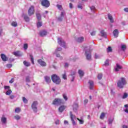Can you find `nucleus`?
<instances>
[{
    "instance_id": "nucleus-1",
    "label": "nucleus",
    "mask_w": 128,
    "mask_h": 128,
    "mask_svg": "<svg viewBox=\"0 0 128 128\" xmlns=\"http://www.w3.org/2000/svg\"><path fill=\"white\" fill-rule=\"evenodd\" d=\"M52 80L54 84H60L62 80H60V76H58L56 74H54L52 76Z\"/></svg>"
},
{
    "instance_id": "nucleus-2",
    "label": "nucleus",
    "mask_w": 128,
    "mask_h": 128,
    "mask_svg": "<svg viewBox=\"0 0 128 128\" xmlns=\"http://www.w3.org/2000/svg\"><path fill=\"white\" fill-rule=\"evenodd\" d=\"M126 84V79L124 78H121L118 82V86L120 88H124V86Z\"/></svg>"
},
{
    "instance_id": "nucleus-3",
    "label": "nucleus",
    "mask_w": 128,
    "mask_h": 128,
    "mask_svg": "<svg viewBox=\"0 0 128 128\" xmlns=\"http://www.w3.org/2000/svg\"><path fill=\"white\" fill-rule=\"evenodd\" d=\"M85 50V56H86V59L87 60H92V54L90 52V50L88 49L84 48Z\"/></svg>"
},
{
    "instance_id": "nucleus-4",
    "label": "nucleus",
    "mask_w": 128,
    "mask_h": 128,
    "mask_svg": "<svg viewBox=\"0 0 128 128\" xmlns=\"http://www.w3.org/2000/svg\"><path fill=\"white\" fill-rule=\"evenodd\" d=\"M62 100L59 98H56L54 100L52 104L54 106H60V104H62Z\"/></svg>"
},
{
    "instance_id": "nucleus-5",
    "label": "nucleus",
    "mask_w": 128,
    "mask_h": 128,
    "mask_svg": "<svg viewBox=\"0 0 128 128\" xmlns=\"http://www.w3.org/2000/svg\"><path fill=\"white\" fill-rule=\"evenodd\" d=\"M70 114L72 124H73V126H76V121H74V120H76V115H73L72 112H70Z\"/></svg>"
},
{
    "instance_id": "nucleus-6",
    "label": "nucleus",
    "mask_w": 128,
    "mask_h": 128,
    "mask_svg": "<svg viewBox=\"0 0 128 128\" xmlns=\"http://www.w3.org/2000/svg\"><path fill=\"white\" fill-rule=\"evenodd\" d=\"M58 44H60V46L62 48H66V42H64V39H62V38H58Z\"/></svg>"
},
{
    "instance_id": "nucleus-7",
    "label": "nucleus",
    "mask_w": 128,
    "mask_h": 128,
    "mask_svg": "<svg viewBox=\"0 0 128 128\" xmlns=\"http://www.w3.org/2000/svg\"><path fill=\"white\" fill-rule=\"evenodd\" d=\"M41 4L45 8H48L50 6V1L48 0H42L41 2Z\"/></svg>"
},
{
    "instance_id": "nucleus-8",
    "label": "nucleus",
    "mask_w": 128,
    "mask_h": 128,
    "mask_svg": "<svg viewBox=\"0 0 128 128\" xmlns=\"http://www.w3.org/2000/svg\"><path fill=\"white\" fill-rule=\"evenodd\" d=\"M38 102L34 101L32 104V108L34 112H38Z\"/></svg>"
},
{
    "instance_id": "nucleus-9",
    "label": "nucleus",
    "mask_w": 128,
    "mask_h": 128,
    "mask_svg": "<svg viewBox=\"0 0 128 128\" xmlns=\"http://www.w3.org/2000/svg\"><path fill=\"white\" fill-rule=\"evenodd\" d=\"M4 88L5 90H6V96H10L12 92V90H10V86H4Z\"/></svg>"
},
{
    "instance_id": "nucleus-10",
    "label": "nucleus",
    "mask_w": 128,
    "mask_h": 128,
    "mask_svg": "<svg viewBox=\"0 0 128 128\" xmlns=\"http://www.w3.org/2000/svg\"><path fill=\"white\" fill-rule=\"evenodd\" d=\"M66 12H62L60 13V16L58 18V20L59 22H62L64 18H66Z\"/></svg>"
},
{
    "instance_id": "nucleus-11",
    "label": "nucleus",
    "mask_w": 128,
    "mask_h": 128,
    "mask_svg": "<svg viewBox=\"0 0 128 128\" xmlns=\"http://www.w3.org/2000/svg\"><path fill=\"white\" fill-rule=\"evenodd\" d=\"M28 14L29 16H32L34 14V6H31L28 10Z\"/></svg>"
},
{
    "instance_id": "nucleus-12",
    "label": "nucleus",
    "mask_w": 128,
    "mask_h": 128,
    "mask_svg": "<svg viewBox=\"0 0 128 128\" xmlns=\"http://www.w3.org/2000/svg\"><path fill=\"white\" fill-rule=\"evenodd\" d=\"M72 108L74 112H78V104L74 103Z\"/></svg>"
},
{
    "instance_id": "nucleus-13",
    "label": "nucleus",
    "mask_w": 128,
    "mask_h": 128,
    "mask_svg": "<svg viewBox=\"0 0 128 128\" xmlns=\"http://www.w3.org/2000/svg\"><path fill=\"white\" fill-rule=\"evenodd\" d=\"M38 62L42 66H46V62L42 61V59L38 60Z\"/></svg>"
},
{
    "instance_id": "nucleus-14",
    "label": "nucleus",
    "mask_w": 128,
    "mask_h": 128,
    "mask_svg": "<svg viewBox=\"0 0 128 128\" xmlns=\"http://www.w3.org/2000/svg\"><path fill=\"white\" fill-rule=\"evenodd\" d=\"M1 58L2 60V62H7L8 60V58L4 54H1Z\"/></svg>"
},
{
    "instance_id": "nucleus-15",
    "label": "nucleus",
    "mask_w": 128,
    "mask_h": 128,
    "mask_svg": "<svg viewBox=\"0 0 128 128\" xmlns=\"http://www.w3.org/2000/svg\"><path fill=\"white\" fill-rule=\"evenodd\" d=\"M44 80L45 82H46V84H50V82H52V80H50V78L48 76H44Z\"/></svg>"
},
{
    "instance_id": "nucleus-16",
    "label": "nucleus",
    "mask_w": 128,
    "mask_h": 128,
    "mask_svg": "<svg viewBox=\"0 0 128 128\" xmlns=\"http://www.w3.org/2000/svg\"><path fill=\"white\" fill-rule=\"evenodd\" d=\"M66 108V106H61L58 108L59 112H62Z\"/></svg>"
},
{
    "instance_id": "nucleus-17",
    "label": "nucleus",
    "mask_w": 128,
    "mask_h": 128,
    "mask_svg": "<svg viewBox=\"0 0 128 128\" xmlns=\"http://www.w3.org/2000/svg\"><path fill=\"white\" fill-rule=\"evenodd\" d=\"M88 84H90V90H92L94 88V81L90 80L88 82Z\"/></svg>"
},
{
    "instance_id": "nucleus-18",
    "label": "nucleus",
    "mask_w": 128,
    "mask_h": 128,
    "mask_svg": "<svg viewBox=\"0 0 128 128\" xmlns=\"http://www.w3.org/2000/svg\"><path fill=\"white\" fill-rule=\"evenodd\" d=\"M14 54L16 56H22V53L20 52V51H16L14 52Z\"/></svg>"
},
{
    "instance_id": "nucleus-19",
    "label": "nucleus",
    "mask_w": 128,
    "mask_h": 128,
    "mask_svg": "<svg viewBox=\"0 0 128 128\" xmlns=\"http://www.w3.org/2000/svg\"><path fill=\"white\" fill-rule=\"evenodd\" d=\"M108 20H110V22H112V24L114 23V18H112V16L110 14H108Z\"/></svg>"
},
{
    "instance_id": "nucleus-20",
    "label": "nucleus",
    "mask_w": 128,
    "mask_h": 128,
    "mask_svg": "<svg viewBox=\"0 0 128 128\" xmlns=\"http://www.w3.org/2000/svg\"><path fill=\"white\" fill-rule=\"evenodd\" d=\"M78 74L80 76V78H82V76H84V71L82 70H78Z\"/></svg>"
},
{
    "instance_id": "nucleus-21",
    "label": "nucleus",
    "mask_w": 128,
    "mask_h": 128,
    "mask_svg": "<svg viewBox=\"0 0 128 128\" xmlns=\"http://www.w3.org/2000/svg\"><path fill=\"white\" fill-rule=\"evenodd\" d=\"M122 67L119 64H116V68H115L114 70L116 72H118L120 70H122Z\"/></svg>"
},
{
    "instance_id": "nucleus-22",
    "label": "nucleus",
    "mask_w": 128,
    "mask_h": 128,
    "mask_svg": "<svg viewBox=\"0 0 128 128\" xmlns=\"http://www.w3.org/2000/svg\"><path fill=\"white\" fill-rule=\"evenodd\" d=\"M113 34L114 36L118 38V29L114 30L113 32Z\"/></svg>"
},
{
    "instance_id": "nucleus-23",
    "label": "nucleus",
    "mask_w": 128,
    "mask_h": 128,
    "mask_svg": "<svg viewBox=\"0 0 128 128\" xmlns=\"http://www.w3.org/2000/svg\"><path fill=\"white\" fill-rule=\"evenodd\" d=\"M47 32L46 30L40 31V36H46Z\"/></svg>"
},
{
    "instance_id": "nucleus-24",
    "label": "nucleus",
    "mask_w": 128,
    "mask_h": 128,
    "mask_svg": "<svg viewBox=\"0 0 128 128\" xmlns=\"http://www.w3.org/2000/svg\"><path fill=\"white\" fill-rule=\"evenodd\" d=\"M100 32L101 36H103L104 38H106V33L104 32V30H102Z\"/></svg>"
},
{
    "instance_id": "nucleus-25",
    "label": "nucleus",
    "mask_w": 128,
    "mask_h": 128,
    "mask_svg": "<svg viewBox=\"0 0 128 128\" xmlns=\"http://www.w3.org/2000/svg\"><path fill=\"white\" fill-rule=\"evenodd\" d=\"M84 40V38L82 36H81V37L78 38L76 40L78 42H82Z\"/></svg>"
},
{
    "instance_id": "nucleus-26",
    "label": "nucleus",
    "mask_w": 128,
    "mask_h": 128,
    "mask_svg": "<svg viewBox=\"0 0 128 128\" xmlns=\"http://www.w3.org/2000/svg\"><path fill=\"white\" fill-rule=\"evenodd\" d=\"M1 122L2 124H6V118L4 116H2L1 118Z\"/></svg>"
},
{
    "instance_id": "nucleus-27",
    "label": "nucleus",
    "mask_w": 128,
    "mask_h": 128,
    "mask_svg": "<svg viewBox=\"0 0 128 128\" xmlns=\"http://www.w3.org/2000/svg\"><path fill=\"white\" fill-rule=\"evenodd\" d=\"M24 18L25 22H30V18L27 15H24Z\"/></svg>"
},
{
    "instance_id": "nucleus-28",
    "label": "nucleus",
    "mask_w": 128,
    "mask_h": 128,
    "mask_svg": "<svg viewBox=\"0 0 128 128\" xmlns=\"http://www.w3.org/2000/svg\"><path fill=\"white\" fill-rule=\"evenodd\" d=\"M23 64L26 66H30V63L26 61H24Z\"/></svg>"
},
{
    "instance_id": "nucleus-29",
    "label": "nucleus",
    "mask_w": 128,
    "mask_h": 128,
    "mask_svg": "<svg viewBox=\"0 0 128 128\" xmlns=\"http://www.w3.org/2000/svg\"><path fill=\"white\" fill-rule=\"evenodd\" d=\"M121 50L123 52H124V50H126V46L124 44H122L121 45Z\"/></svg>"
},
{
    "instance_id": "nucleus-30",
    "label": "nucleus",
    "mask_w": 128,
    "mask_h": 128,
    "mask_svg": "<svg viewBox=\"0 0 128 128\" xmlns=\"http://www.w3.org/2000/svg\"><path fill=\"white\" fill-rule=\"evenodd\" d=\"M54 54H56V58H59L60 60H62V56H60V54H58V52H55Z\"/></svg>"
},
{
    "instance_id": "nucleus-31",
    "label": "nucleus",
    "mask_w": 128,
    "mask_h": 128,
    "mask_svg": "<svg viewBox=\"0 0 128 128\" xmlns=\"http://www.w3.org/2000/svg\"><path fill=\"white\" fill-rule=\"evenodd\" d=\"M78 120V122H80V124H84V119H80L78 118H77Z\"/></svg>"
},
{
    "instance_id": "nucleus-32",
    "label": "nucleus",
    "mask_w": 128,
    "mask_h": 128,
    "mask_svg": "<svg viewBox=\"0 0 128 128\" xmlns=\"http://www.w3.org/2000/svg\"><path fill=\"white\" fill-rule=\"evenodd\" d=\"M56 7L58 8V10H62V6L60 4H58L56 5Z\"/></svg>"
},
{
    "instance_id": "nucleus-33",
    "label": "nucleus",
    "mask_w": 128,
    "mask_h": 128,
    "mask_svg": "<svg viewBox=\"0 0 128 128\" xmlns=\"http://www.w3.org/2000/svg\"><path fill=\"white\" fill-rule=\"evenodd\" d=\"M30 60L32 64H34V56H32V55L30 54Z\"/></svg>"
},
{
    "instance_id": "nucleus-34",
    "label": "nucleus",
    "mask_w": 128,
    "mask_h": 128,
    "mask_svg": "<svg viewBox=\"0 0 128 128\" xmlns=\"http://www.w3.org/2000/svg\"><path fill=\"white\" fill-rule=\"evenodd\" d=\"M112 122H114V118H110L108 119L109 124H112Z\"/></svg>"
},
{
    "instance_id": "nucleus-35",
    "label": "nucleus",
    "mask_w": 128,
    "mask_h": 128,
    "mask_svg": "<svg viewBox=\"0 0 128 128\" xmlns=\"http://www.w3.org/2000/svg\"><path fill=\"white\" fill-rule=\"evenodd\" d=\"M36 18H38V20H40V18H42L41 16H40V14H36Z\"/></svg>"
},
{
    "instance_id": "nucleus-36",
    "label": "nucleus",
    "mask_w": 128,
    "mask_h": 128,
    "mask_svg": "<svg viewBox=\"0 0 128 128\" xmlns=\"http://www.w3.org/2000/svg\"><path fill=\"white\" fill-rule=\"evenodd\" d=\"M112 50L111 46H108V48H107V52H112Z\"/></svg>"
},
{
    "instance_id": "nucleus-37",
    "label": "nucleus",
    "mask_w": 128,
    "mask_h": 128,
    "mask_svg": "<svg viewBox=\"0 0 128 128\" xmlns=\"http://www.w3.org/2000/svg\"><path fill=\"white\" fill-rule=\"evenodd\" d=\"M90 8L92 12H94V10H96V7L94 6L90 7Z\"/></svg>"
},
{
    "instance_id": "nucleus-38",
    "label": "nucleus",
    "mask_w": 128,
    "mask_h": 128,
    "mask_svg": "<svg viewBox=\"0 0 128 128\" xmlns=\"http://www.w3.org/2000/svg\"><path fill=\"white\" fill-rule=\"evenodd\" d=\"M11 24H12V26L16 27V26H18V23H16V22H12Z\"/></svg>"
},
{
    "instance_id": "nucleus-39",
    "label": "nucleus",
    "mask_w": 128,
    "mask_h": 128,
    "mask_svg": "<svg viewBox=\"0 0 128 128\" xmlns=\"http://www.w3.org/2000/svg\"><path fill=\"white\" fill-rule=\"evenodd\" d=\"M20 112V108H17L15 109V112H16V114H18Z\"/></svg>"
},
{
    "instance_id": "nucleus-40",
    "label": "nucleus",
    "mask_w": 128,
    "mask_h": 128,
    "mask_svg": "<svg viewBox=\"0 0 128 128\" xmlns=\"http://www.w3.org/2000/svg\"><path fill=\"white\" fill-rule=\"evenodd\" d=\"M104 116H106L104 113H102V114L100 116V119L103 120L104 118Z\"/></svg>"
},
{
    "instance_id": "nucleus-41",
    "label": "nucleus",
    "mask_w": 128,
    "mask_h": 128,
    "mask_svg": "<svg viewBox=\"0 0 128 128\" xmlns=\"http://www.w3.org/2000/svg\"><path fill=\"white\" fill-rule=\"evenodd\" d=\"M42 26V22H38L37 23V27L38 28H40V26Z\"/></svg>"
},
{
    "instance_id": "nucleus-42",
    "label": "nucleus",
    "mask_w": 128,
    "mask_h": 128,
    "mask_svg": "<svg viewBox=\"0 0 128 128\" xmlns=\"http://www.w3.org/2000/svg\"><path fill=\"white\" fill-rule=\"evenodd\" d=\"M22 100L24 104H28V100L25 97L22 98Z\"/></svg>"
},
{
    "instance_id": "nucleus-43",
    "label": "nucleus",
    "mask_w": 128,
    "mask_h": 128,
    "mask_svg": "<svg viewBox=\"0 0 128 128\" xmlns=\"http://www.w3.org/2000/svg\"><path fill=\"white\" fill-rule=\"evenodd\" d=\"M14 118H16V120H20V116L18 115H16L14 116Z\"/></svg>"
},
{
    "instance_id": "nucleus-44",
    "label": "nucleus",
    "mask_w": 128,
    "mask_h": 128,
    "mask_svg": "<svg viewBox=\"0 0 128 128\" xmlns=\"http://www.w3.org/2000/svg\"><path fill=\"white\" fill-rule=\"evenodd\" d=\"M128 94L126 93H124V94H123L122 98L124 99V98H128Z\"/></svg>"
},
{
    "instance_id": "nucleus-45",
    "label": "nucleus",
    "mask_w": 128,
    "mask_h": 128,
    "mask_svg": "<svg viewBox=\"0 0 128 128\" xmlns=\"http://www.w3.org/2000/svg\"><path fill=\"white\" fill-rule=\"evenodd\" d=\"M98 80H100L102 78V74H98Z\"/></svg>"
},
{
    "instance_id": "nucleus-46",
    "label": "nucleus",
    "mask_w": 128,
    "mask_h": 128,
    "mask_svg": "<svg viewBox=\"0 0 128 128\" xmlns=\"http://www.w3.org/2000/svg\"><path fill=\"white\" fill-rule=\"evenodd\" d=\"M28 44H24V50H28Z\"/></svg>"
},
{
    "instance_id": "nucleus-47",
    "label": "nucleus",
    "mask_w": 128,
    "mask_h": 128,
    "mask_svg": "<svg viewBox=\"0 0 128 128\" xmlns=\"http://www.w3.org/2000/svg\"><path fill=\"white\" fill-rule=\"evenodd\" d=\"M62 50V48H57L55 50V52H60Z\"/></svg>"
},
{
    "instance_id": "nucleus-48",
    "label": "nucleus",
    "mask_w": 128,
    "mask_h": 128,
    "mask_svg": "<svg viewBox=\"0 0 128 128\" xmlns=\"http://www.w3.org/2000/svg\"><path fill=\"white\" fill-rule=\"evenodd\" d=\"M63 98L65 100H68V96L66 94H63Z\"/></svg>"
},
{
    "instance_id": "nucleus-49",
    "label": "nucleus",
    "mask_w": 128,
    "mask_h": 128,
    "mask_svg": "<svg viewBox=\"0 0 128 128\" xmlns=\"http://www.w3.org/2000/svg\"><path fill=\"white\" fill-rule=\"evenodd\" d=\"M6 68H12V64H7L6 65Z\"/></svg>"
},
{
    "instance_id": "nucleus-50",
    "label": "nucleus",
    "mask_w": 128,
    "mask_h": 128,
    "mask_svg": "<svg viewBox=\"0 0 128 128\" xmlns=\"http://www.w3.org/2000/svg\"><path fill=\"white\" fill-rule=\"evenodd\" d=\"M108 60H106L104 62V66H108Z\"/></svg>"
},
{
    "instance_id": "nucleus-51",
    "label": "nucleus",
    "mask_w": 128,
    "mask_h": 128,
    "mask_svg": "<svg viewBox=\"0 0 128 128\" xmlns=\"http://www.w3.org/2000/svg\"><path fill=\"white\" fill-rule=\"evenodd\" d=\"M26 82H30V76H28L26 77Z\"/></svg>"
},
{
    "instance_id": "nucleus-52",
    "label": "nucleus",
    "mask_w": 128,
    "mask_h": 128,
    "mask_svg": "<svg viewBox=\"0 0 128 128\" xmlns=\"http://www.w3.org/2000/svg\"><path fill=\"white\" fill-rule=\"evenodd\" d=\"M14 82V78H12L11 79V80H10L9 81V82H10V84H12V82Z\"/></svg>"
},
{
    "instance_id": "nucleus-53",
    "label": "nucleus",
    "mask_w": 128,
    "mask_h": 128,
    "mask_svg": "<svg viewBox=\"0 0 128 128\" xmlns=\"http://www.w3.org/2000/svg\"><path fill=\"white\" fill-rule=\"evenodd\" d=\"M78 8H80V10L82 9V6L80 4H78Z\"/></svg>"
},
{
    "instance_id": "nucleus-54",
    "label": "nucleus",
    "mask_w": 128,
    "mask_h": 128,
    "mask_svg": "<svg viewBox=\"0 0 128 128\" xmlns=\"http://www.w3.org/2000/svg\"><path fill=\"white\" fill-rule=\"evenodd\" d=\"M10 100H14V98H16V96L14 95H10Z\"/></svg>"
},
{
    "instance_id": "nucleus-55",
    "label": "nucleus",
    "mask_w": 128,
    "mask_h": 128,
    "mask_svg": "<svg viewBox=\"0 0 128 128\" xmlns=\"http://www.w3.org/2000/svg\"><path fill=\"white\" fill-rule=\"evenodd\" d=\"M88 102V99H85L84 100V104H86Z\"/></svg>"
},
{
    "instance_id": "nucleus-56",
    "label": "nucleus",
    "mask_w": 128,
    "mask_h": 128,
    "mask_svg": "<svg viewBox=\"0 0 128 128\" xmlns=\"http://www.w3.org/2000/svg\"><path fill=\"white\" fill-rule=\"evenodd\" d=\"M62 78L64 80H66V74L62 75Z\"/></svg>"
},
{
    "instance_id": "nucleus-57",
    "label": "nucleus",
    "mask_w": 128,
    "mask_h": 128,
    "mask_svg": "<svg viewBox=\"0 0 128 128\" xmlns=\"http://www.w3.org/2000/svg\"><path fill=\"white\" fill-rule=\"evenodd\" d=\"M69 6H70V8H74V6H72V3H70Z\"/></svg>"
},
{
    "instance_id": "nucleus-58",
    "label": "nucleus",
    "mask_w": 128,
    "mask_h": 128,
    "mask_svg": "<svg viewBox=\"0 0 128 128\" xmlns=\"http://www.w3.org/2000/svg\"><path fill=\"white\" fill-rule=\"evenodd\" d=\"M56 124H60V120H58L55 122Z\"/></svg>"
},
{
    "instance_id": "nucleus-59",
    "label": "nucleus",
    "mask_w": 128,
    "mask_h": 128,
    "mask_svg": "<svg viewBox=\"0 0 128 128\" xmlns=\"http://www.w3.org/2000/svg\"><path fill=\"white\" fill-rule=\"evenodd\" d=\"M91 36H96V31H93L91 32Z\"/></svg>"
},
{
    "instance_id": "nucleus-60",
    "label": "nucleus",
    "mask_w": 128,
    "mask_h": 128,
    "mask_svg": "<svg viewBox=\"0 0 128 128\" xmlns=\"http://www.w3.org/2000/svg\"><path fill=\"white\" fill-rule=\"evenodd\" d=\"M94 58H100V56H98V55L96 54L95 56H94Z\"/></svg>"
},
{
    "instance_id": "nucleus-61",
    "label": "nucleus",
    "mask_w": 128,
    "mask_h": 128,
    "mask_svg": "<svg viewBox=\"0 0 128 128\" xmlns=\"http://www.w3.org/2000/svg\"><path fill=\"white\" fill-rule=\"evenodd\" d=\"M68 64L65 63L64 64V68H68Z\"/></svg>"
},
{
    "instance_id": "nucleus-62",
    "label": "nucleus",
    "mask_w": 128,
    "mask_h": 128,
    "mask_svg": "<svg viewBox=\"0 0 128 128\" xmlns=\"http://www.w3.org/2000/svg\"><path fill=\"white\" fill-rule=\"evenodd\" d=\"M124 112H126V114H128V108H126V109H124Z\"/></svg>"
},
{
    "instance_id": "nucleus-63",
    "label": "nucleus",
    "mask_w": 128,
    "mask_h": 128,
    "mask_svg": "<svg viewBox=\"0 0 128 128\" xmlns=\"http://www.w3.org/2000/svg\"><path fill=\"white\" fill-rule=\"evenodd\" d=\"M124 12H128V8H124Z\"/></svg>"
},
{
    "instance_id": "nucleus-64",
    "label": "nucleus",
    "mask_w": 128,
    "mask_h": 128,
    "mask_svg": "<svg viewBox=\"0 0 128 128\" xmlns=\"http://www.w3.org/2000/svg\"><path fill=\"white\" fill-rule=\"evenodd\" d=\"M122 128H128V126H126V125H123Z\"/></svg>"
}]
</instances>
